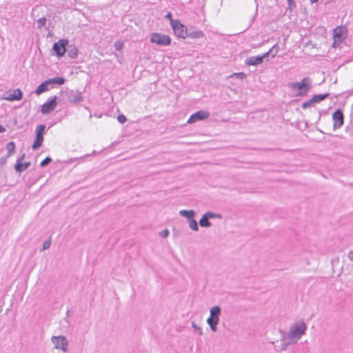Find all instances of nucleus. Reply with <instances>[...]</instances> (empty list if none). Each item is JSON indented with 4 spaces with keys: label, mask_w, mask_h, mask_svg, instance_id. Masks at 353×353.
Listing matches in <instances>:
<instances>
[{
    "label": "nucleus",
    "mask_w": 353,
    "mask_h": 353,
    "mask_svg": "<svg viewBox=\"0 0 353 353\" xmlns=\"http://www.w3.org/2000/svg\"><path fill=\"white\" fill-rule=\"evenodd\" d=\"M348 30L344 26H337L333 30V48H337L347 37Z\"/></svg>",
    "instance_id": "obj_4"
},
{
    "label": "nucleus",
    "mask_w": 353,
    "mask_h": 353,
    "mask_svg": "<svg viewBox=\"0 0 353 353\" xmlns=\"http://www.w3.org/2000/svg\"><path fill=\"white\" fill-rule=\"evenodd\" d=\"M230 77H236L239 79H244L245 77H246V75L245 73L243 72H236V73H233Z\"/></svg>",
    "instance_id": "obj_30"
},
{
    "label": "nucleus",
    "mask_w": 353,
    "mask_h": 353,
    "mask_svg": "<svg viewBox=\"0 0 353 353\" xmlns=\"http://www.w3.org/2000/svg\"><path fill=\"white\" fill-rule=\"evenodd\" d=\"M319 0H310V3H316L318 2Z\"/></svg>",
    "instance_id": "obj_44"
},
{
    "label": "nucleus",
    "mask_w": 353,
    "mask_h": 353,
    "mask_svg": "<svg viewBox=\"0 0 353 353\" xmlns=\"http://www.w3.org/2000/svg\"><path fill=\"white\" fill-rule=\"evenodd\" d=\"M57 99L56 96L50 97L46 102H45L41 108V112L43 114H48L53 111L57 107Z\"/></svg>",
    "instance_id": "obj_9"
},
{
    "label": "nucleus",
    "mask_w": 353,
    "mask_h": 353,
    "mask_svg": "<svg viewBox=\"0 0 353 353\" xmlns=\"http://www.w3.org/2000/svg\"><path fill=\"white\" fill-rule=\"evenodd\" d=\"M332 120L334 121V129L341 128L344 123V115L341 110H336L332 114Z\"/></svg>",
    "instance_id": "obj_11"
},
{
    "label": "nucleus",
    "mask_w": 353,
    "mask_h": 353,
    "mask_svg": "<svg viewBox=\"0 0 353 353\" xmlns=\"http://www.w3.org/2000/svg\"><path fill=\"white\" fill-rule=\"evenodd\" d=\"M68 56L71 59H76L78 56L79 50L74 45H68L66 47Z\"/></svg>",
    "instance_id": "obj_18"
},
{
    "label": "nucleus",
    "mask_w": 353,
    "mask_h": 353,
    "mask_svg": "<svg viewBox=\"0 0 353 353\" xmlns=\"http://www.w3.org/2000/svg\"><path fill=\"white\" fill-rule=\"evenodd\" d=\"M52 162V159L50 157H46L40 163L41 167H46Z\"/></svg>",
    "instance_id": "obj_31"
},
{
    "label": "nucleus",
    "mask_w": 353,
    "mask_h": 353,
    "mask_svg": "<svg viewBox=\"0 0 353 353\" xmlns=\"http://www.w3.org/2000/svg\"><path fill=\"white\" fill-rule=\"evenodd\" d=\"M192 327L198 332L199 334L201 336L203 334L202 329L197 325L194 321L192 322Z\"/></svg>",
    "instance_id": "obj_32"
},
{
    "label": "nucleus",
    "mask_w": 353,
    "mask_h": 353,
    "mask_svg": "<svg viewBox=\"0 0 353 353\" xmlns=\"http://www.w3.org/2000/svg\"><path fill=\"white\" fill-rule=\"evenodd\" d=\"M216 217L221 218V215L211 212H208L205 214H204L202 216L201 219L199 220V225L200 226L203 228H208L211 226V223L209 221V219Z\"/></svg>",
    "instance_id": "obj_12"
},
{
    "label": "nucleus",
    "mask_w": 353,
    "mask_h": 353,
    "mask_svg": "<svg viewBox=\"0 0 353 353\" xmlns=\"http://www.w3.org/2000/svg\"><path fill=\"white\" fill-rule=\"evenodd\" d=\"M188 223H189V226L190 228L194 230V231H198L199 230V227H198V223L197 221L195 220V219H192L190 221H188Z\"/></svg>",
    "instance_id": "obj_25"
},
{
    "label": "nucleus",
    "mask_w": 353,
    "mask_h": 353,
    "mask_svg": "<svg viewBox=\"0 0 353 353\" xmlns=\"http://www.w3.org/2000/svg\"><path fill=\"white\" fill-rule=\"evenodd\" d=\"M25 157V154H23L21 157L18 158L14 165V169L17 172H21L26 169H28L30 165V162L22 163V160Z\"/></svg>",
    "instance_id": "obj_16"
},
{
    "label": "nucleus",
    "mask_w": 353,
    "mask_h": 353,
    "mask_svg": "<svg viewBox=\"0 0 353 353\" xmlns=\"http://www.w3.org/2000/svg\"><path fill=\"white\" fill-rule=\"evenodd\" d=\"M204 37V33L202 30H194L188 29V37L192 39H200Z\"/></svg>",
    "instance_id": "obj_19"
},
{
    "label": "nucleus",
    "mask_w": 353,
    "mask_h": 353,
    "mask_svg": "<svg viewBox=\"0 0 353 353\" xmlns=\"http://www.w3.org/2000/svg\"><path fill=\"white\" fill-rule=\"evenodd\" d=\"M89 156H90V154H86V155L83 156V157H80V158L70 159L68 160V161L72 163V162H73V161H79V160H81V159H83L85 157H89Z\"/></svg>",
    "instance_id": "obj_38"
},
{
    "label": "nucleus",
    "mask_w": 353,
    "mask_h": 353,
    "mask_svg": "<svg viewBox=\"0 0 353 353\" xmlns=\"http://www.w3.org/2000/svg\"><path fill=\"white\" fill-rule=\"evenodd\" d=\"M315 103H316L315 101H313V97H312V99H310V100L304 102L302 104L301 107L303 109H307V108L314 105Z\"/></svg>",
    "instance_id": "obj_27"
},
{
    "label": "nucleus",
    "mask_w": 353,
    "mask_h": 353,
    "mask_svg": "<svg viewBox=\"0 0 353 353\" xmlns=\"http://www.w3.org/2000/svg\"><path fill=\"white\" fill-rule=\"evenodd\" d=\"M10 157H8V155L5 156V157H2L0 158V165L1 166L6 165V162H7V159L9 158Z\"/></svg>",
    "instance_id": "obj_35"
},
{
    "label": "nucleus",
    "mask_w": 353,
    "mask_h": 353,
    "mask_svg": "<svg viewBox=\"0 0 353 353\" xmlns=\"http://www.w3.org/2000/svg\"><path fill=\"white\" fill-rule=\"evenodd\" d=\"M179 214L181 216L185 217L187 219V221H190L194 218L195 216V212L194 210H182L179 212Z\"/></svg>",
    "instance_id": "obj_21"
},
{
    "label": "nucleus",
    "mask_w": 353,
    "mask_h": 353,
    "mask_svg": "<svg viewBox=\"0 0 353 353\" xmlns=\"http://www.w3.org/2000/svg\"><path fill=\"white\" fill-rule=\"evenodd\" d=\"M5 131H6V128L3 125H0V133H3Z\"/></svg>",
    "instance_id": "obj_43"
},
{
    "label": "nucleus",
    "mask_w": 353,
    "mask_h": 353,
    "mask_svg": "<svg viewBox=\"0 0 353 353\" xmlns=\"http://www.w3.org/2000/svg\"><path fill=\"white\" fill-rule=\"evenodd\" d=\"M329 97L328 93H324V94H314L313 97V101H315V103H319L325 99H327Z\"/></svg>",
    "instance_id": "obj_23"
},
{
    "label": "nucleus",
    "mask_w": 353,
    "mask_h": 353,
    "mask_svg": "<svg viewBox=\"0 0 353 353\" xmlns=\"http://www.w3.org/2000/svg\"><path fill=\"white\" fill-rule=\"evenodd\" d=\"M311 87V81L309 77H304L301 82H290L288 83V88L297 90V97L305 95Z\"/></svg>",
    "instance_id": "obj_2"
},
{
    "label": "nucleus",
    "mask_w": 353,
    "mask_h": 353,
    "mask_svg": "<svg viewBox=\"0 0 353 353\" xmlns=\"http://www.w3.org/2000/svg\"><path fill=\"white\" fill-rule=\"evenodd\" d=\"M43 141V137L39 136V135H36L35 140L32 145V150H36L39 149L41 146Z\"/></svg>",
    "instance_id": "obj_22"
},
{
    "label": "nucleus",
    "mask_w": 353,
    "mask_h": 353,
    "mask_svg": "<svg viewBox=\"0 0 353 353\" xmlns=\"http://www.w3.org/2000/svg\"><path fill=\"white\" fill-rule=\"evenodd\" d=\"M270 50V52H272V57L274 58L276 56V54L279 52V46L277 43H276Z\"/></svg>",
    "instance_id": "obj_29"
},
{
    "label": "nucleus",
    "mask_w": 353,
    "mask_h": 353,
    "mask_svg": "<svg viewBox=\"0 0 353 353\" xmlns=\"http://www.w3.org/2000/svg\"><path fill=\"white\" fill-rule=\"evenodd\" d=\"M288 1V5L291 8L292 6H294V0H287Z\"/></svg>",
    "instance_id": "obj_40"
},
{
    "label": "nucleus",
    "mask_w": 353,
    "mask_h": 353,
    "mask_svg": "<svg viewBox=\"0 0 353 353\" xmlns=\"http://www.w3.org/2000/svg\"><path fill=\"white\" fill-rule=\"evenodd\" d=\"M69 41L66 39H59L53 44L52 50L58 57H62L66 53V47L68 46Z\"/></svg>",
    "instance_id": "obj_8"
},
{
    "label": "nucleus",
    "mask_w": 353,
    "mask_h": 353,
    "mask_svg": "<svg viewBox=\"0 0 353 353\" xmlns=\"http://www.w3.org/2000/svg\"><path fill=\"white\" fill-rule=\"evenodd\" d=\"M150 41L159 46H167L171 43V38L166 34L154 32L150 34Z\"/></svg>",
    "instance_id": "obj_6"
},
{
    "label": "nucleus",
    "mask_w": 353,
    "mask_h": 353,
    "mask_svg": "<svg viewBox=\"0 0 353 353\" xmlns=\"http://www.w3.org/2000/svg\"><path fill=\"white\" fill-rule=\"evenodd\" d=\"M15 143L13 141H10L7 143L6 149L8 150V157H10L15 151Z\"/></svg>",
    "instance_id": "obj_24"
},
{
    "label": "nucleus",
    "mask_w": 353,
    "mask_h": 353,
    "mask_svg": "<svg viewBox=\"0 0 353 353\" xmlns=\"http://www.w3.org/2000/svg\"><path fill=\"white\" fill-rule=\"evenodd\" d=\"M210 312V315L207 319V323L212 331L215 332L217 330V325L219 323V316L221 313V308L218 305L214 306L211 307Z\"/></svg>",
    "instance_id": "obj_3"
},
{
    "label": "nucleus",
    "mask_w": 353,
    "mask_h": 353,
    "mask_svg": "<svg viewBox=\"0 0 353 353\" xmlns=\"http://www.w3.org/2000/svg\"><path fill=\"white\" fill-rule=\"evenodd\" d=\"M51 341L54 345V347L57 350H61L64 352L68 351V342L65 336H53Z\"/></svg>",
    "instance_id": "obj_10"
},
{
    "label": "nucleus",
    "mask_w": 353,
    "mask_h": 353,
    "mask_svg": "<svg viewBox=\"0 0 353 353\" xmlns=\"http://www.w3.org/2000/svg\"><path fill=\"white\" fill-rule=\"evenodd\" d=\"M210 117V113L208 111L199 110L192 114L189 118L188 123H193L199 121H202L208 119Z\"/></svg>",
    "instance_id": "obj_13"
},
{
    "label": "nucleus",
    "mask_w": 353,
    "mask_h": 353,
    "mask_svg": "<svg viewBox=\"0 0 353 353\" xmlns=\"http://www.w3.org/2000/svg\"><path fill=\"white\" fill-rule=\"evenodd\" d=\"M281 344L279 346L275 347V350L278 352L284 351L287 349L288 345H291V343H288V341L285 339V338L281 334Z\"/></svg>",
    "instance_id": "obj_20"
},
{
    "label": "nucleus",
    "mask_w": 353,
    "mask_h": 353,
    "mask_svg": "<svg viewBox=\"0 0 353 353\" xmlns=\"http://www.w3.org/2000/svg\"><path fill=\"white\" fill-rule=\"evenodd\" d=\"M116 50H120L123 48V43L120 42H116L114 44Z\"/></svg>",
    "instance_id": "obj_36"
},
{
    "label": "nucleus",
    "mask_w": 353,
    "mask_h": 353,
    "mask_svg": "<svg viewBox=\"0 0 353 353\" xmlns=\"http://www.w3.org/2000/svg\"><path fill=\"white\" fill-rule=\"evenodd\" d=\"M68 99L70 103H78L83 101L81 92L77 90H70L68 92Z\"/></svg>",
    "instance_id": "obj_14"
},
{
    "label": "nucleus",
    "mask_w": 353,
    "mask_h": 353,
    "mask_svg": "<svg viewBox=\"0 0 353 353\" xmlns=\"http://www.w3.org/2000/svg\"><path fill=\"white\" fill-rule=\"evenodd\" d=\"M263 63L261 55L249 57L245 59L248 65H257Z\"/></svg>",
    "instance_id": "obj_17"
},
{
    "label": "nucleus",
    "mask_w": 353,
    "mask_h": 353,
    "mask_svg": "<svg viewBox=\"0 0 353 353\" xmlns=\"http://www.w3.org/2000/svg\"><path fill=\"white\" fill-rule=\"evenodd\" d=\"M165 18L169 19H170V21L171 22V19H172V13H171V12H168V13L165 15Z\"/></svg>",
    "instance_id": "obj_41"
},
{
    "label": "nucleus",
    "mask_w": 353,
    "mask_h": 353,
    "mask_svg": "<svg viewBox=\"0 0 353 353\" xmlns=\"http://www.w3.org/2000/svg\"><path fill=\"white\" fill-rule=\"evenodd\" d=\"M46 17H41L37 21V28L39 29L42 28L46 25Z\"/></svg>",
    "instance_id": "obj_28"
},
{
    "label": "nucleus",
    "mask_w": 353,
    "mask_h": 353,
    "mask_svg": "<svg viewBox=\"0 0 353 353\" xmlns=\"http://www.w3.org/2000/svg\"><path fill=\"white\" fill-rule=\"evenodd\" d=\"M23 98V92L19 88L13 90L12 93L8 94L3 97V99L8 101H19Z\"/></svg>",
    "instance_id": "obj_15"
},
{
    "label": "nucleus",
    "mask_w": 353,
    "mask_h": 353,
    "mask_svg": "<svg viewBox=\"0 0 353 353\" xmlns=\"http://www.w3.org/2000/svg\"><path fill=\"white\" fill-rule=\"evenodd\" d=\"M117 120L120 123H124L127 121V119L124 114H119Z\"/></svg>",
    "instance_id": "obj_34"
},
{
    "label": "nucleus",
    "mask_w": 353,
    "mask_h": 353,
    "mask_svg": "<svg viewBox=\"0 0 353 353\" xmlns=\"http://www.w3.org/2000/svg\"><path fill=\"white\" fill-rule=\"evenodd\" d=\"M307 327L305 323L300 321L291 325L288 332L280 330L279 332L288 341V343L294 345L305 334Z\"/></svg>",
    "instance_id": "obj_1"
},
{
    "label": "nucleus",
    "mask_w": 353,
    "mask_h": 353,
    "mask_svg": "<svg viewBox=\"0 0 353 353\" xmlns=\"http://www.w3.org/2000/svg\"><path fill=\"white\" fill-rule=\"evenodd\" d=\"M171 26L174 34L179 38L188 37V28L182 24L179 20L171 19Z\"/></svg>",
    "instance_id": "obj_7"
},
{
    "label": "nucleus",
    "mask_w": 353,
    "mask_h": 353,
    "mask_svg": "<svg viewBox=\"0 0 353 353\" xmlns=\"http://www.w3.org/2000/svg\"><path fill=\"white\" fill-rule=\"evenodd\" d=\"M50 245H51V241L50 239L45 241L43 243L42 250H46L48 249L50 247Z\"/></svg>",
    "instance_id": "obj_33"
},
{
    "label": "nucleus",
    "mask_w": 353,
    "mask_h": 353,
    "mask_svg": "<svg viewBox=\"0 0 353 353\" xmlns=\"http://www.w3.org/2000/svg\"><path fill=\"white\" fill-rule=\"evenodd\" d=\"M65 80L63 77H54L52 79H49L43 83H41L35 90V93L37 95H40L41 94L48 91L49 90V86L52 85L54 84H57L59 85H63Z\"/></svg>",
    "instance_id": "obj_5"
},
{
    "label": "nucleus",
    "mask_w": 353,
    "mask_h": 353,
    "mask_svg": "<svg viewBox=\"0 0 353 353\" xmlns=\"http://www.w3.org/2000/svg\"><path fill=\"white\" fill-rule=\"evenodd\" d=\"M270 55L272 56V52H270V50H269V51L264 53L263 54L261 55V57L262 60L263 61L264 59L268 58Z\"/></svg>",
    "instance_id": "obj_37"
},
{
    "label": "nucleus",
    "mask_w": 353,
    "mask_h": 353,
    "mask_svg": "<svg viewBox=\"0 0 353 353\" xmlns=\"http://www.w3.org/2000/svg\"><path fill=\"white\" fill-rule=\"evenodd\" d=\"M348 257L351 261H353V251H350L348 254Z\"/></svg>",
    "instance_id": "obj_42"
},
{
    "label": "nucleus",
    "mask_w": 353,
    "mask_h": 353,
    "mask_svg": "<svg viewBox=\"0 0 353 353\" xmlns=\"http://www.w3.org/2000/svg\"><path fill=\"white\" fill-rule=\"evenodd\" d=\"M161 235L163 238H166L169 235V230L165 229L161 232Z\"/></svg>",
    "instance_id": "obj_39"
},
{
    "label": "nucleus",
    "mask_w": 353,
    "mask_h": 353,
    "mask_svg": "<svg viewBox=\"0 0 353 353\" xmlns=\"http://www.w3.org/2000/svg\"><path fill=\"white\" fill-rule=\"evenodd\" d=\"M46 125H39L37 127L35 133L36 135H39L43 137L45 133Z\"/></svg>",
    "instance_id": "obj_26"
}]
</instances>
